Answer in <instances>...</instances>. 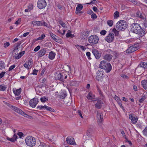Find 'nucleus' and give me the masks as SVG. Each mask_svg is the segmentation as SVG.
<instances>
[{
  "label": "nucleus",
  "mask_w": 147,
  "mask_h": 147,
  "mask_svg": "<svg viewBox=\"0 0 147 147\" xmlns=\"http://www.w3.org/2000/svg\"><path fill=\"white\" fill-rule=\"evenodd\" d=\"M130 27V31L131 32L138 34H142L143 30L138 24L133 23L131 25Z\"/></svg>",
  "instance_id": "1"
},
{
  "label": "nucleus",
  "mask_w": 147,
  "mask_h": 147,
  "mask_svg": "<svg viewBox=\"0 0 147 147\" xmlns=\"http://www.w3.org/2000/svg\"><path fill=\"white\" fill-rule=\"evenodd\" d=\"M100 67L105 70L107 73L109 72L111 70L112 66L110 63L105 61H101L100 64Z\"/></svg>",
  "instance_id": "2"
},
{
  "label": "nucleus",
  "mask_w": 147,
  "mask_h": 147,
  "mask_svg": "<svg viewBox=\"0 0 147 147\" xmlns=\"http://www.w3.org/2000/svg\"><path fill=\"white\" fill-rule=\"evenodd\" d=\"M127 24L125 21L123 20L118 21L116 24L117 29L120 31H124L126 28Z\"/></svg>",
  "instance_id": "3"
},
{
  "label": "nucleus",
  "mask_w": 147,
  "mask_h": 147,
  "mask_svg": "<svg viewBox=\"0 0 147 147\" xmlns=\"http://www.w3.org/2000/svg\"><path fill=\"white\" fill-rule=\"evenodd\" d=\"M26 143L27 145L30 146H34L36 144L35 138L31 136H29L25 139Z\"/></svg>",
  "instance_id": "4"
},
{
  "label": "nucleus",
  "mask_w": 147,
  "mask_h": 147,
  "mask_svg": "<svg viewBox=\"0 0 147 147\" xmlns=\"http://www.w3.org/2000/svg\"><path fill=\"white\" fill-rule=\"evenodd\" d=\"M99 38L97 36L93 35L90 36L88 38L89 42L92 45H95L97 43L98 41Z\"/></svg>",
  "instance_id": "5"
},
{
  "label": "nucleus",
  "mask_w": 147,
  "mask_h": 147,
  "mask_svg": "<svg viewBox=\"0 0 147 147\" xmlns=\"http://www.w3.org/2000/svg\"><path fill=\"white\" fill-rule=\"evenodd\" d=\"M104 73L102 70H98L97 71L96 74V79L98 81H102L104 77Z\"/></svg>",
  "instance_id": "6"
},
{
  "label": "nucleus",
  "mask_w": 147,
  "mask_h": 147,
  "mask_svg": "<svg viewBox=\"0 0 147 147\" xmlns=\"http://www.w3.org/2000/svg\"><path fill=\"white\" fill-rule=\"evenodd\" d=\"M139 48V45L138 44H135L132 45L128 47L126 50V53H131L136 51Z\"/></svg>",
  "instance_id": "7"
},
{
  "label": "nucleus",
  "mask_w": 147,
  "mask_h": 147,
  "mask_svg": "<svg viewBox=\"0 0 147 147\" xmlns=\"http://www.w3.org/2000/svg\"><path fill=\"white\" fill-rule=\"evenodd\" d=\"M47 3L45 0H38L37 3V6L40 9L45 8L46 6Z\"/></svg>",
  "instance_id": "8"
},
{
  "label": "nucleus",
  "mask_w": 147,
  "mask_h": 147,
  "mask_svg": "<svg viewBox=\"0 0 147 147\" xmlns=\"http://www.w3.org/2000/svg\"><path fill=\"white\" fill-rule=\"evenodd\" d=\"M38 109H39V110H41L42 111L47 110L49 111L52 112H54L55 111L54 109H52L51 107L47 106L46 105H44L43 106H38L37 107Z\"/></svg>",
  "instance_id": "9"
},
{
  "label": "nucleus",
  "mask_w": 147,
  "mask_h": 147,
  "mask_svg": "<svg viewBox=\"0 0 147 147\" xmlns=\"http://www.w3.org/2000/svg\"><path fill=\"white\" fill-rule=\"evenodd\" d=\"M9 107L14 110L16 112L26 117L25 115H27L24 112L22 111L21 109L15 106L11 105Z\"/></svg>",
  "instance_id": "10"
},
{
  "label": "nucleus",
  "mask_w": 147,
  "mask_h": 147,
  "mask_svg": "<svg viewBox=\"0 0 147 147\" xmlns=\"http://www.w3.org/2000/svg\"><path fill=\"white\" fill-rule=\"evenodd\" d=\"M38 102V99L36 98H34L30 100L29 103L31 107L32 108H34Z\"/></svg>",
  "instance_id": "11"
},
{
  "label": "nucleus",
  "mask_w": 147,
  "mask_h": 147,
  "mask_svg": "<svg viewBox=\"0 0 147 147\" xmlns=\"http://www.w3.org/2000/svg\"><path fill=\"white\" fill-rule=\"evenodd\" d=\"M134 114L131 113L129 115V119L131 120V123L133 124L136 123L138 120L137 117L134 116Z\"/></svg>",
  "instance_id": "12"
},
{
  "label": "nucleus",
  "mask_w": 147,
  "mask_h": 147,
  "mask_svg": "<svg viewBox=\"0 0 147 147\" xmlns=\"http://www.w3.org/2000/svg\"><path fill=\"white\" fill-rule=\"evenodd\" d=\"M50 34L51 38L56 42L60 43L62 42V40L57 36L55 35L52 32H50Z\"/></svg>",
  "instance_id": "13"
},
{
  "label": "nucleus",
  "mask_w": 147,
  "mask_h": 147,
  "mask_svg": "<svg viewBox=\"0 0 147 147\" xmlns=\"http://www.w3.org/2000/svg\"><path fill=\"white\" fill-rule=\"evenodd\" d=\"M114 39V34L113 33H110L109 35L107 36L105 40L108 42H111L113 41Z\"/></svg>",
  "instance_id": "14"
},
{
  "label": "nucleus",
  "mask_w": 147,
  "mask_h": 147,
  "mask_svg": "<svg viewBox=\"0 0 147 147\" xmlns=\"http://www.w3.org/2000/svg\"><path fill=\"white\" fill-rule=\"evenodd\" d=\"M66 141L67 143L70 145H74L76 144L74 139L72 137H69L67 138Z\"/></svg>",
  "instance_id": "15"
},
{
  "label": "nucleus",
  "mask_w": 147,
  "mask_h": 147,
  "mask_svg": "<svg viewBox=\"0 0 147 147\" xmlns=\"http://www.w3.org/2000/svg\"><path fill=\"white\" fill-rule=\"evenodd\" d=\"M97 118L98 122L100 123L99 124H100V123L103 121V114L99 112L98 111H97Z\"/></svg>",
  "instance_id": "16"
},
{
  "label": "nucleus",
  "mask_w": 147,
  "mask_h": 147,
  "mask_svg": "<svg viewBox=\"0 0 147 147\" xmlns=\"http://www.w3.org/2000/svg\"><path fill=\"white\" fill-rule=\"evenodd\" d=\"M92 53L97 59H99L101 57V53L99 52L96 49L92 50Z\"/></svg>",
  "instance_id": "17"
},
{
  "label": "nucleus",
  "mask_w": 147,
  "mask_h": 147,
  "mask_svg": "<svg viewBox=\"0 0 147 147\" xmlns=\"http://www.w3.org/2000/svg\"><path fill=\"white\" fill-rule=\"evenodd\" d=\"M107 53H110L113 54L115 58H117L119 55V53L117 51H113L110 49H108L107 50Z\"/></svg>",
  "instance_id": "18"
},
{
  "label": "nucleus",
  "mask_w": 147,
  "mask_h": 147,
  "mask_svg": "<svg viewBox=\"0 0 147 147\" xmlns=\"http://www.w3.org/2000/svg\"><path fill=\"white\" fill-rule=\"evenodd\" d=\"M63 74L59 73L56 74L55 76V79L56 80H58L61 81H63Z\"/></svg>",
  "instance_id": "19"
},
{
  "label": "nucleus",
  "mask_w": 147,
  "mask_h": 147,
  "mask_svg": "<svg viewBox=\"0 0 147 147\" xmlns=\"http://www.w3.org/2000/svg\"><path fill=\"white\" fill-rule=\"evenodd\" d=\"M106 54L103 57L104 59L108 61H110L112 59L113 55L110 53Z\"/></svg>",
  "instance_id": "20"
},
{
  "label": "nucleus",
  "mask_w": 147,
  "mask_h": 147,
  "mask_svg": "<svg viewBox=\"0 0 147 147\" xmlns=\"http://www.w3.org/2000/svg\"><path fill=\"white\" fill-rule=\"evenodd\" d=\"M18 138L17 135L15 134L13 136V137L11 138H10L8 137H7V139L11 142H14Z\"/></svg>",
  "instance_id": "21"
},
{
  "label": "nucleus",
  "mask_w": 147,
  "mask_h": 147,
  "mask_svg": "<svg viewBox=\"0 0 147 147\" xmlns=\"http://www.w3.org/2000/svg\"><path fill=\"white\" fill-rule=\"evenodd\" d=\"M46 49H41L38 52V57H41L44 56L46 53Z\"/></svg>",
  "instance_id": "22"
},
{
  "label": "nucleus",
  "mask_w": 147,
  "mask_h": 147,
  "mask_svg": "<svg viewBox=\"0 0 147 147\" xmlns=\"http://www.w3.org/2000/svg\"><path fill=\"white\" fill-rule=\"evenodd\" d=\"M22 89L21 88L18 89H13V92L16 96H18L20 94L21 92Z\"/></svg>",
  "instance_id": "23"
},
{
  "label": "nucleus",
  "mask_w": 147,
  "mask_h": 147,
  "mask_svg": "<svg viewBox=\"0 0 147 147\" xmlns=\"http://www.w3.org/2000/svg\"><path fill=\"white\" fill-rule=\"evenodd\" d=\"M95 96V95L92 93V92H89L88 95L87 96V98L88 100H92L94 98Z\"/></svg>",
  "instance_id": "24"
},
{
  "label": "nucleus",
  "mask_w": 147,
  "mask_h": 147,
  "mask_svg": "<svg viewBox=\"0 0 147 147\" xmlns=\"http://www.w3.org/2000/svg\"><path fill=\"white\" fill-rule=\"evenodd\" d=\"M40 21H33L31 22V23L33 26H41V22Z\"/></svg>",
  "instance_id": "25"
},
{
  "label": "nucleus",
  "mask_w": 147,
  "mask_h": 147,
  "mask_svg": "<svg viewBox=\"0 0 147 147\" xmlns=\"http://www.w3.org/2000/svg\"><path fill=\"white\" fill-rule=\"evenodd\" d=\"M94 133L93 129H90L87 132V135L89 137H91Z\"/></svg>",
  "instance_id": "26"
},
{
  "label": "nucleus",
  "mask_w": 147,
  "mask_h": 147,
  "mask_svg": "<svg viewBox=\"0 0 147 147\" xmlns=\"http://www.w3.org/2000/svg\"><path fill=\"white\" fill-rule=\"evenodd\" d=\"M102 101L101 100H98L97 102L95 104V107L98 109H100L102 107Z\"/></svg>",
  "instance_id": "27"
},
{
  "label": "nucleus",
  "mask_w": 147,
  "mask_h": 147,
  "mask_svg": "<svg viewBox=\"0 0 147 147\" xmlns=\"http://www.w3.org/2000/svg\"><path fill=\"white\" fill-rule=\"evenodd\" d=\"M55 55V53L51 51L49 53V58L50 59H53L54 58Z\"/></svg>",
  "instance_id": "28"
},
{
  "label": "nucleus",
  "mask_w": 147,
  "mask_h": 147,
  "mask_svg": "<svg viewBox=\"0 0 147 147\" xmlns=\"http://www.w3.org/2000/svg\"><path fill=\"white\" fill-rule=\"evenodd\" d=\"M138 67H142L144 69L147 68V63L145 62H142L139 65Z\"/></svg>",
  "instance_id": "29"
},
{
  "label": "nucleus",
  "mask_w": 147,
  "mask_h": 147,
  "mask_svg": "<svg viewBox=\"0 0 147 147\" xmlns=\"http://www.w3.org/2000/svg\"><path fill=\"white\" fill-rule=\"evenodd\" d=\"M142 85L145 90L147 89V80H144L141 81Z\"/></svg>",
  "instance_id": "30"
},
{
  "label": "nucleus",
  "mask_w": 147,
  "mask_h": 147,
  "mask_svg": "<svg viewBox=\"0 0 147 147\" xmlns=\"http://www.w3.org/2000/svg\"><path fill=\"white\" fill-rule=\"evenodd\" d=\"M96 87L98 92L99 94L100 95V96L102 97V99H103V98H104V96L102 92H101L99 88V86H98V85H97L96 86Z\"/></svg>",
  "instance_id": "31"
},
{
  "label": "nucleus",
  "mask_w": 147,
  "mask_h": 147,
  "mask_svg": "<svg viewBox=\"0 0 147 147\" xmlns=\"http://www.w3.org/2000/svg\"><path fill=\"white\" fill-rule=\"evenodd\" d=\"M67 94L65 92H61L60 95H59V97L61 99H64L66 96Z\"/></svg>",
  "instance_id": "32"
},
{
  "label": "nucleus",
  "mask_w": 147,
  "mask_h": 147,
  "mask_svg": "<svg viewBox=\"0 0 147 147\" xmlns=\"http://www.w3.org/2000/svg\"><path fill=\"white\" fill-rule=\"evenodd\" d=\"M83 8V6L81 4H79L77 6L76 10L78 12H79Z\"/></svg>",
  "instance_id": "33"
},
{
  "label": "nucleus",
  "mask_w": 147,
  "mask_h": 147,
  "mask_svg": "<svg viewBox=\"0 0 147 147\" xmlns=\"http://www.w3.org/2000/svg\"><path fill=\"white\" fill-rule=\"evenodd\" d=\"M26 63L31 68L32 65L33 64V61L32 59L29 60L28 61H26Z\"/></svg>",
  "instance_id": "34"
},
{
  "label": "nucleus",
  "mask_w": 147,
  "mask_h": 147,
  "mask_svg": "<svg viewBox=\"0 0 147 147\" xmlns=\"http://www.w3.org/2000/svg\"><path fill=\"white\" fill-rule=\"evenodd\" d=\"M40 101L42 102H45L48 101V98L46 96H43L41 98Z\"/></svg>",
  "instance_id": "35"
},
{
  "label": "nucleus",
  "mask_w": 147,
  "mask_h": 147,
  "mask_svg": "<svg viewBox=\"0 0 147 147\" xmlns=\"http://www.w3.org/2000/svg\"><path fill=\"white\" fill-rule=\"evenodd\" d=\"M146 96L145 95L142 96L140 99L139 101L140 103H143L146 98Z\"/></svg>",
  "instance_id": "36"
},
{
  "label": "nucleus",
  "mask_w": 147,
  "mask_h": 147,
  "mask_svg": "<svg viewBox=\"0 0 147 147\" xmlns=\"http://www.w3.org/2000/svg\"><path fill=\"white\" fill-rule=\"evenodd\" d=\"M5 67L4 63L3 61H0V69L2 70L4 69Z\"/></svg>",
  "instance_id": "37"
},
{
  "label": "nucleus",
  "mask_w": 147,
  "mask_h": 147,
  "mask_svg": "<svg viewBox=\"0 0 147 147\" xmlns=\"http://www.w3.org/2000/svg\"><path fill=\"white\" fill-rule=\"evenodd\" d=\"M7 87L4 85H0V91H4Z\"/></svg>",
  "instance_id": "38"
},
{
  "label": "nucleus",
  "mask_w": 147,
  "mask_h": 147,
  "mask_svg": "<svg viewBox=\"0 0 147 147\" xmlns=\"http://www.w3.org/2000/svg\"><path fill=\"white\" fill-rule=\"evenodd\" d=\"M119 13L118 11H116L114 13V19L117 18L119 16Z\"/></svg>",
  "instance_id": "39"
},
{
  "label": "nucleus",
  "mask_w": 147,
  "mask_h": 147,
  "mask_svg": "<svg viewBox=\"0 0 147 147\" xmlns=\"http://www.w3.org/2000/svg\"><path fill=\"white\" fill-rule=\"evenodd\" d=\"M107 24L110 27L112 26L113 24V21L112 20H108L107 21Z\"/></svg>",
  "instance_id": "40"
},
{
  "label": "nucleus",
  "mask_w": 147,
  "mask_h": 147,
  "mask_svg": "<svg viewBox=\"0 0 147 147\" xmlns=\"http://www.w3.org/2000/svg\"><path fill=\"white\" fill-rule=\"evenodd\" d=\"M115 98L116 100V101L117 102L118 104H120V103H121V101L118 97L116 96V95H115Z\"/></svg>",
  "instance_id": "41"
},
{
  "label": "nucleus",
  "mask_w": 147,
  "mask_h": 147,
  "mask_svg": "<svg viewBox=\"0 0 147 147\" xmlns=\"http://www.w3.org/2000/svg\"><path fill=\"white\" fill-rule=\"evenodd\" d=\"M112 32L115 34V36H118L119 34V31L115 28H114L112 30Z\"/></svg>",
  "instance_id": "42"
},
{
  "label": "nucleus",
  "mask_w": 147,
  "mask_h": 147,
  "mask_svg": "<svg viewBox=\"0 0 147 147\" xmlns=\"http://www.w3.org/2000/svg\"><path fill=\"white\" fill-rule=\"evenodd\" d=\"M45 37V35L44 34H42L40 36L38 37L37 39H36V40H41L43 39Z\"/></svg>",
  "instance_id": "43"
},
{
  "label": "nucleus",
  "mask_w": 147,
  "mask_h": 147,
  "mask_svg": "<svg viewBox=\"0 0 147 147\" xmlns=\"http://www.w3.org/2000/svg\"><path fill=\"white\" fill-rule=\"evenodd\" d=\"M143 134L147 136V126L142 131Z\"/></svg>",
  "instance_id": "44"
},
{
  "label": "nucleus",
  "mask_w": 147,
  "mask_h": 147,
  "mask_svg": "<svg viewBox=\"0 0 147 147\" xmlns=\"http://www.w3.org/2000/svg\"><path fill=\"white\" fill-rule=\"evenodd\" d=\"M59 23L62 27L65 28L66 27V25L63 22L61 21Z\"/></svg>",
  "instance_id": "45"
},
{
  "label": "nucleus",
  "mask_w": 147,
  "mask_h": 147,
  "mask_svg": "<svg viewBox=\"0 0 147 147\" xmlns=\"http://www.w3.org/2000/svg\"><path fill=\"white\" fill-rule=\"evenodd\" d=\"M121 76L123 78H124V79H128L129 78L127 76L124 74H121Z\"/></svg>",
  "instance_id": "46"
},
{
  "label": "nucleus",
  "mask_w": 147,
  "mask_h": 147,
  "mask_svg": "<svg viewBox=\"0 0 147 147\" xmlns=\"http://www.w3.org/2000/svg\"><path fill=\"white\" fill-rule=\"evenodd\" d=\"M20 138H22V137L24 135L21 132H19L17 134Z\"/></svg>",
  "instance_id": "47"
},
{
  "label": "nucleus",
  "mask_w": 147,
  "mask_h": 147,
  "mask_svg": "<svg viewBox=\"0 0 147 147\" xmlns=\"http://www.w3.org/2000/svg\"><path fill=\"white\" fill-rule=\"evenodd\" d=\"M10 45V44L9 42H7L5 43L4 44V47L5 48H7L9 47Z\"/></svg>",
  "instance_id": "48"
},
{
  "label": "nucleus",
  "mask_w": 147,
  "mask_h": 147,
  "mask_svg": "<svg viewBox=\"0 0 147 147\" xmlns=\"http://www.w3.org/2000/svg\"><path fill=\"white\" fill-rule=\"evenodd\" d=\"M40 49V46L39 45L38 46L34 49V51L35 52H36L38 51Z\"/></svg>",
  "instance_id": "49"
},
{
  "label": "nucleus",
  "mask_w": 147,
  "mask_h": 147,
  "mask_svg": "<svg viewBox=\"0 0 147 147\" xmlns=\"http://www.w3.org/2000/svg\"><path fill=\"white\" fill-rule=\"evenodd\" d=\"M66 71L68 72H69L71 71V67L69 66L68 65H67L66 66Z\"/></svg>",
  "instance_id": "50"
},
{
  "label": "nucleus",
  "mask_w": 147,
  "mask_h": 147,
  "mask_svg": "<svg viewBox=\"0 0 147 147\" xmlns=\"http://www.w3.org/2000/svg\"><path fill=\"white\" fill-rule=\"evenodd\" d=\"M5 73V71H2L1 73H0V79L2 78L4 76V75Z\"/></svg>",
  "instance_id": "51"
},
{
  "label": "nucleus",
  "mask_w": 147,
  "mask_h": 147,
  "mask_svg": "<svg viewBox=\"0 0 147 147\" xmlns=\"http://www.w3.org/2000/svg\"><path fill=\"white\" fill-rule=\"evenodd\" d=\"M21 20V18H19L18 20L16 21L15 23V24H19L20 23V22Z\"/></svg>",
  "instance_id": "52"
},
{
  "label": "nucleus",
  "mask_w": 147,
  "mask_h": 147,
  "mask_svg": "<svg viewBox=\"0 0 147 147\" xmlns=\"http://www.w3.org/2000/svg\"><path fill=\"white\" fill-rule=\"evenodd\" d=\"M16 66V65H11L10 67L9 68L8 71H10L14 68Z\"/></svg>",
  "instance_id": "53"
},
{
  "label": "nucleus",
  "mask_w": 147,
  "mask_h": 147,
  "mask_svg": "<svg viewBox=\"0 0 147 147\" xmlns=\"http://www.w3.org/2000/svg\"><path fill=\"white\" fill-rule=\"evenodd\" d=\"M91 18L92 19H95L96 18L97 16L96 14L94 13H92L91 16Z\"/></svg>",
  "instance_id": "54"
},
{
  "label": "nucleus",
  "mask_w": 147,
  "mask_h": 147,
  "mask_svg": "<svg viewBox=\"0 0 147 147\" xmlns=\"http://www.w3.org/2000/svg\"><path fill=\"white\" fill-rule=\"evenodd\" d=\"M38 71V70H37L36 69H34L33 71V72L32 73V74L35 75H36L37 74Z\"/></svg>",
  "instance_id": "55"
},
{
  "label": "nucleus",
  "mask_w": 147,
  "mask_h": 147,
  "mask_svg": "<svg viewBox=\"0 0 147 147\" xmlns=\"http://www.w3.org/2000/svg\"><path fill=\"white\" fill-rule=\"evenodd\" d=\"M14 57L16 59H18L21 57V56H20V55L19 54H16L14 56Z\"/></svg>",
  "instance_id": "56"
},
{
  "label": "nucleus",
  "mask_w": 147,
  "mask_h": 147,
  "mask_svg": "<svg viewBox=\"0 0 147 147\" xmlns=\"http://www.w3.org/2000/svg\"><path fill=\"white\" fill-rule=\"evenodd\" d=\"M107 31L105 30H102L100 32V34L103 35H104L106 34Z\"/></svg>",
  "instance_id": "57"
},
{
  "label": "nucleus",
  "mask_w": 147,
  "mask_h": 147,
  "mask_svg": "<svg viewBox=\"0 0 147 147\" xmlns=\"http://www.w3.org/2000/svg\"><path fill=\"white\" fill-rule=\"evenodd\" d=\"M97 2V1L96 0H93L91 1L90 3H88L87 4H94L96 3Z\"/></svg>",
  "instance_id": "58"
},
{
  "label": "nucleus",
  "mask_w": 147,
  "mask_h": 147,
  "mask_svg": "<svg viewBox=\"0 0 147 147\" xmlns=\"http://www.w3.org/2000/svg\"><path fill=\"white\" fill-rule=\"evenodd\" d=\"M33 8V5L32 4L29 5L28 6V9L30 11L32 10Z\"/></svg>",
  "instance_id": "59"
},
{
  "label": "nucleus",
  "mask_w": 147,
  "mask_h": 147,
  "mask_svg": "<svg viewBox=\"0 0 147 147\" xmlns=\"http://www.w3.org/2000/svg\"><path fill=\"white\" fill-rule=\"evenodd\" d=\"M144 14L142 13H140V14L139 16V18H141V19H144Z\"/></svg>",
  "instance_id": "60"
},
{
  "label": "nucleus",
  "mask_w": 147,
  "mask_h": 147,
  "mask_svg": "<svg viewBox=\"0 0 147 147\" xmlns=\"http://www.w3.org/2000/svg\"><path fill=\"white\" fill-rule=\"evenodd\" d=\"M86 55L88 57V59H90L91 58L90 57V53L89 52H88L86 53Z\"/></svg>",
  "instance_id": "61"
},
{
  "label": "nucleus",
  "mask_w": 147,
  "mask_h": 147,
  "mask_svg": "<svg viewBox=\"0 0 147 147\" xmlns=\"http://www.w3.org/2000/svg\"><path fill=\"white\" fill-rule=\"evenodd\" d=\"M41 22H41L42 23L41 26H47V24L46 22H44L43 21H41Z\"/></svg>",
  "instance_id": "62"
},
{
  "label": "nucleus",
  "mask_w": 147,
  "mask_h": 147,
  "mask_svg": "<svg viewBox=\"0 0 147 147\" xmlns=\"http://www.w3.org/2000/svg\"><path fill=\"white\" fill-rule=\"evenodd\" d=\"M77 47H80L81 49H82L83 51L86 48L83 46L77 45Z\"/></svg>",
  "instance_id": "63"
},
{
  "label": "nucleus",
  "mask_w": 147,
  "mask_h": 147,
  "mask_svg": "<svg viewBox=\"0 0 147 147\" xmlns=\"http://www.w3.org/2000/svg\"><path fill=\"white\" fill-rule=\"evenodd\" d=\"M78 112L79 115L82 118H83L81 111L80 110H78Z\"/></svg>",
  "instance_id": "64"
}]
</instances>
